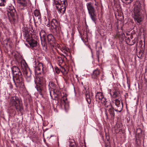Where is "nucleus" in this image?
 I'll return each mask as SVG.
<instances>
[{
  "label": "nucleus",
  "mask_w": 147,
  "mask_h": 147,
  "mask_svg": "<svg viewBox=\"0 0 147 147\" xmlns=\"http://www.w3.org/2000/svg\"><path fill=\"white\" fill-rule=\"evenodd\" d=\"M19 60L20 61L21 67L19 68V86L20 88H24V79L22 76V74L24 75L27 81L29 82L31 80V72L28 67L27 65L22 57L19 54Z\"/></svg>",
  "instance_id": "obj_1"
},
{
  "label": "nucleus",
  "mask_w": 147,
  "mask_h": 147,
  "mask_svg": "<svg viewBox=\"0 0 147 147\" xmlns=\"http://www.w3.org/2000/svg\"><path fill=\"white\" fill-rule=\"evenodd\" d=\"M141 4L139 1H136L134 5L132 15L135 20L140 24L143 19V15L141 12Z\"/></svg>",
  "instance_id": "obj_2"
},
{
  "label": "nucleus",
  "mask_w": 147,
  "mask_h": 147,
  "mask_svg": "<svg viewBox=\"0 0 147 147\" xmlns=\"http://www.w3.org/2000/svg\"><path fill=\"white\" fill-rule=\"evenodd\" d=\"M24 39L30 45V46L33 48L37 45V42L34 39V36L26 31L23 33Z\"/></svg>",
  "instance_id": "obj_3"
},
{
  "label": "nucleus",
  "mask_w": 147,
  "mask_h": 147,
  "mask_svg": "<svg viewBox=\"0 0 147 147\" xmlns=\"http://www.w3.org/2000/svg\"><path fill=\"white\" fill-rule=\"evenodd\" d=\"M6 13L7 14L9 19L10 21L13 20L15 22L18 16L16 10L13 6H9L8 7Z\"/></svg>",
  "instance_id": "obj_4"
},
{
  "label": "nucleus",
  "mask_w": 147,
  "mask_h": 147,
  "mask_svg": "<svg viewBox=\"0 0 147 147\" xmlns=\"http://www.w3.org/2000/svg\"><path fill=\"white\" fill-rule=\"evenodd\" d=\"M53 5L55 6L58 12L62 14L64 13L66 7L67 5V1L60 2L59 3L56 4L53 3Z\"/></svg>",
  "instance_id": "obj_5"
},
{
  "label": "nucleus",
  "mask_w": 147,
  "mask_h": 147,
  "mask_svg": "<svg viewBox=\"0 0 147 147\" xmlns=\"http://www.w3.org/2000/svg\"><path fill=\"white\" fill-rule=\"evenodd\" d=\"M59 23L55 19H53L52 20L51 22V25L52 28L55 29L57 34H58L60 32L59 30Z\"/></svg>",
  "instance_id": "obj_6"
},
{
  "label": "nucleus",
  "mask_w": 147,
  "mask_h": 147,
  "mask_svg": "<svg viewBox=\"0 0 147 147\" xmlns=\"http://www.w3.org/2000/svg\"><path fill=\"white\" fill-rule=\"evenodd\" d=\"M115 104L117 108L115 109L116 111L120 112L122 110L123 105L122 102L117 99L115 100Z\"/></svg>",
  "instance_id": "obj_7"
},
{
  "label": "nucleus",
  "mask_w": 147,
  "mask_h": 147,
  "mask_svg": "<svg viewBox=\"0 0 147 147\" xmlns=\"http://www.w3.org/2000/svg\"><path fill=\"white\" fill-rule=\"evenodd\" d=\"M11 103L13 106H14L17 111H18V98L17 96H14L11 101Z\"/></svg>",
  "instance_id": "obj_8"
},
{
  "label": "nucleus",
  "mask_w": 147,
  "mask_h": 147,
  "mask_svg": "<svg viewBox=\"0 0 147 147\" xmlns=\"http://www.w3.org/2000/svg\"><path fill=\"white\" fill-rule=\"evenodd\" d=\"M45 79L42 77L36 76L35 80V82L36 85H42L44 82Z\"/></svg>",
  "instance_id": "obj_9"
},
{
  "label": "nucleus",
  "mask_w": 147,
  "mask_h": 147,
  "mask_svg": "<svg viewBox=\"0 0 147 147\" xmlns=\"http://www.w3.org/2000/svg\"><path fill=\"white\" fill-rule=\"evenodd\" d=\"M27 5L26 0H19V6L21 9H23Z\"/></svg>",
  "instance_id": "obj_10"
},
{
  "label": "nucleus",
  "mask_w": 147,
  "mask_h": 147,
  "mask_svg": "<svg viewBox=\"0 0 147 147\" xmlns=\"http://www.w3.org/2000/svg\"><path fill=\"white\" fill-rule=\"evenodd\" d=\"M34 67L36 70L40 71L41 69H43V67L42 63L38 62L37 63H36Z\"/></svg>",
  "instance_id": "obj_11"
},
{
  "label": "nucleus",
  "mask_w": 147,
  "mask_h": 147,
  "mask_svg": "<svg viewBox=\"0 0 147 147\" xmlns=\"http://www.w3.org/2000/svg\"><path fill=\"white\" fill-rule=\"evenodd\" d=\"M86 5L89 13L94 12V8L91 3H87Z\"/></svg>",
  "instance_id": "obj_12"
},
{
  "label": "nucleus",
  "mask_w": 147,
  "mask_h": 147,
  "mask_svg": "<svg viewBox=\"0 0 147 147\" xmlns=\"http://www.w3.org/2000/svg\"><path fill=\"white\" fill-rule=\"evenodd\" d=\"M47 38L49 43L51 45L55 42L54 37L51 34H49L47 36Z\"/></svg>",
  "instance_id": "obj_13"
},
{
  "label": "nucleus",
  "mask_w": 147,
  "mask_h": 147,
  "mask_svg": "<svg viewBox=\"0 0 147 147\" xmlns=\"http://www.w3.org/2000/svg\"><path fill=\"white\" fill-rule=\"evenodd\" d=\"M38 87L37 88L38 91L40 93V94L42 95V93L45 92V87L42 86V85H37Z\"/></svg>",
  "instance_id": "obj_14"
},
{
  "label": "nucleus",
  "mask_w": 147,
  "mask_h": 147,
  "mask_svg": "<svg viewBox=\"0 0 147 147\" xmlns=\"http://www.w3.org/2000/svg\"><path fill=\"white\" fill-rule=\"evenodd\" d=\"M100 74V71L98 69L94 71L92 75V77L93 78L95 79L98 77Z\"/></svg>",
  "instance_id": "obj_15"
},
{
  "label": "nucleus",
  "mask_w": 147,
  "mask_h": 147,
  "mask_svg": "<svg viewBox=\"0 0 147 147\" xmlns=\"http://www.w3.org/2000/svg\"><path fill=\"white\" fill-rule=\"evenodd\" d=\"M34 14L35 16L36 19L40 21L41 19L40 14L38 10H35L34 12Z\"/></svg>",
  "instance_id": "obj_16"
},
{
  "label": "nucleus",
  "mask_w": 147,
  "mask_h": 147,
  "mask_svg": "<svg viewBox=\"0 0 147 147\" xmlns=\"http://www.w3.org/2000/svg\"><path fill=\"white\" fill-rule=\"evenodd\" d=\"M108 107H109V111L110 115L111 118H113L115 116V113L113 109L111 107V105H110V104H109Z\"/></svg>",
  "instance_id": "obj_17"
},
{
  "label": "nucleus",
  "mask_w": 147,
  "mask_h": 147,
  "mask_svg": "<svg viewBox=\"0 0 147 147\" xmlns=\"http://www.w3.org/2000/svg\"><path fill=\"white\" fill-rule=\"evenodd\" d=\"M104 96L102 93L101 92H98L96 96V98L97 100H98L99 101L103 98Z\"/></svg>",
  "instance_id": "obj_18"
},
{
  "label": "nucleus",
  "mask_w": 147,
  "mask_h": 147,
  "mask_svg": "<svg viewBox=\"0 0 147 147\" xmlns=\"http://www.w3.org/2000/svg\"><path fill=\"white\" fill-rule=\"evenodd\" d=\"M100 101H101V102L102 104H104L105 105L106 108L108 107L109 104H110V103H108L107 102L106 98L104 97L103 98L100 100Z\"/></svg>",
  "instance_id": "obj_19"
},
{
  "label": "nucleus",
  "mask_w": 147,
  "mask_h": 147,
  "mask_svg": "<svg viewBox=\"0 0 147 147\" xmlns=\"http://www.w3.org/2000/svg\"><path fill=\"white\" fill-rule=\"evenodd\" d=\"M16 74L15 76H13V81L15 83V84L16 86H17V84L18 83V74Z\"/></svg>",
  "instance_id": "obj_20"
},
{
  "label": "nucleus",
  "mask_w": 147,
  "mask_h": 147,
  "mask_svg": "<svg viewBox=\"0 0 147 147\" xmlns=\"http://www.w3.org/2000/svg\"><path fill=\"white\" fill-rule=\"evenodd\" d=\"M89 14L90 16V17L92 20L93 21L95 22V21L96 20V19L95 17L96 15L94 14V12L89 13Z\"/></svg>",
  "instance_id": "obj_21"
},
{
  "label": "nucleus",
  "mask_w": 147,
  "mask_h": 147,
  "mask_svg": "<svg viewBox=\"0 0 147 147\" xmlns=\"http://www.w3.org/2000/svg\"><path fill=\"white\" fill-rule=\"evenodd\" d=\"M89 14L90 16V17L92 20L93 21L95 22V21L96 20V19L95 17L96 15L94 14V12L89 13Z\"/></svg>",
  "instance_id": "obj_22"
},
{
  "label": "nucleus",
  "mask_w": 147,
  "mask_h": 147,
  "mask_svg": "<svg viewBox=\"0 0 147 147\" xmlns=\"http://www.w3.org/2000/svg\"><path fill=\"white\" fill-rule=\"evenodd\" d=\"M86 99L88 103L89 104H90L91 102V100L89 94L87 93L86 94Z\"/></svg>",
  "instance_id": "obj_23"
},
{
  "label": "nucleus",
  "mask_w": 147,
  "mask_h": 147,
  "mask_svg": "<svg viewBox=\"0 0 147 147\" xmlns=\"http://www.w3.org/2000/svg\"><path fill=\"white\" fill-rule=\"evenodd\" d=\"M68 71V70L66 69L63 67L62 69V71L64 76H65L67 74Z\"/></svg>",
  "instance_id": "obj_24"
},
{
  "label": "nucleus",
  "mask_w": 147,
  "mask_h": 147,
  "mask_svg": "<svg viewBox=\"0 0 147 147\" xmlns=\"http://www.w3.org/2000/svg\"><path fill=\"white\" fill-rule=\"evenodd\" d=\"M67 1V0H54V3L56 4L59 3L60 2Z\"/></svg>",
  "instance_id": "obj_25"
},
{
  "label": "nucleus",
  "mask_w": 147,
  "mask_h": 147,
  "mask_svg": "<svg viewBox=\"0 0 147 147\" xmlns=\"http://www.w3.org/2000/svg\"><path fill=\"white\" fill-rule=\"evenodd\" d=\"M45 24L48 27H49L51 25V24L49 22V20L48 18V20H47L45 21Z\"/></svg>",
  "instance_id": "obj_26"
},
{
  "label": "nucleus",
  "mask_w": 147,
  "mask_h": 147,
  "mask_svg": "<svg viewBox=\"0 0 147 147\" xmlns=\"http://www.w3.org/2000/svg\"><path fill=\"white\" fill-rule=\"evenodd\" d=\"M67 98L66 96H64L62 98V100L63 102L64 103H66V100H67Z\"/></svg>",
  "instance_id": "obj_27"
},
{
  "label": "nucleus",
  "mask_w": 147,
  "mask_h": 147,
  "mask_svg": "<svg viewBox=\"0 0 147 147\" xmlns=\"http://www.w3.org/2000/svg\"><path fill=\"white\" fill-rule=\"evenodd\" d=\"M49 86L50 87H54L55 86V84L52 82H50L49 83Z\"/></svg>",
  "instance_id": "obj_28"
},
{
  "label": "nucleus",
  "mask_w": 147,
  "mask_h": 147,
  "mask_svg": "<svg viewBox=\"0 0 147 147\" xmlns=\"http://www.w3.org/2000/svg\"><path fill=\"white\" fill-rule=\"evenodd\" d=\"M55 70L57 74H59L60 72V71L59 68L57 67L55 68Z\"/></svg>",
  "instance_id": "obj_29"
},
{
  "label": "nucleus",
  "mask_w": 147,
  "mask_h": 147,
  "mask_svg": "<svg viewBox=\"0 0 147 147\" xmlns=\"http://www.w3.org/2000/svg\"><path fill=\"white\" fill-rule=\"evenodd\" d=\"M65 53H66V52H68L69 51V49L67 48H64Z\"/></svg>",
  "instance_id": "obj_30"
},
{
  "label": "nucleus",
  "mask_w": 147,
  "mask_h": 147,
  "mask_svg": "<svg viewBox=\"0 0 147 147\" xmlns=\"http://www.w3.org/2000/svg\"><path fill=\"white\" fill-rule=\"evenodd\" d=\"M113 96L114 97H116L117 96V93L115 92H113Z\"/></svg>",
  "instance_id": "obj_31"
},
{
  "label": "nucleus",
  "mask_w": 147,
  "mask_h": 147,
  "mask_svg": "<svg viewBox=\"0 0 147 147\" xmlns=\"http://www.w3.org/2000/svg\"><path fill=\"white\" fill-rule=\"evenodd\" d=\"M20 19H21V21H22L24 20L23 15L22 14H20Z\"/></svg>",
  "instance_id": "obj_32"
},
{
  "label": "nucleus",
  "mask_w": 147,
  "mask_h": 147,
  "mask_svg": "<svg viewBox=\"0 0 147 147\" xmlns=\"http://www.w3.org/2000/svg\"><path fill=\"white\" fill-rule=\"evenodd\" d=\"M138 131L140 132V133H141L142 132V130L140 128H138L137 129V132H138Z\"/></svg>",
  "instance_id": "obj_33"
},
{
  "label": "nucleus",
  "mask_w": 147,
  "mask_h": 147,
  "mask_svg": "<svg viewBox=\"0 0 147 147\" xmlns=\"http://www.w3.org/2000/svg\"><path fill=\"white\" fill-rule=\"evenodd\" d=\"M20 106L19 105V107H20ZM23 110V108L22 107H19V111H22Z\"/></svg>",
  "instance_id": "obj_34"
},
{
  "label": "nucleus",
  "mask_w": 147,
  "mask_h": 147,
  "mask_svg": "<svg viewBox=\"0 0 147 147\" xmlns=\"http://www.w3.org/2000/svg\"><path fill=\"white\" fill-rule=\"evenodd\" d=\"M0 6H2L3 5H4L3 3L0 0Z\"/></svg>",
  "instance_id": "obj_35"
},
{
  "label": "nucleus",
  "mask_w": 147,
  "mask_h": 147,
  "mask_svg": "<svg viewBox=\"0 0 147 147\" xmlns=\"http://www.w3.org/2000/svg\"><path fill=\"white\" fill-rule=\"evenodd\" d=\"M0 6H2L3 5H4L3 3L0 0Z\"/></svg>",
  "instance_id": "obj_36"
},
{
  "label": "nucleus",
  "mask_w": 147,
  "mask_h": 147,
  "mask_svg": "<svg viewBox=\"0 0 147 147\" xmlns=\"http://www.w3.org/2000/svg\"><path fill=\"white\" fill-rule=\"evenodd\" d=\"M94 1L95 2V5L97 6L98 5V2H96V0H94Z\"/></svg>",
  "instance_id": "obj_37"
},
{
  "label": "nucleus",
  "mask_w": 147,
  "mask_h": 147,
  "mask_svg": "<svg viewBox=\"0 0 147 147\" xmlns=\"http://www.w3.org/2000/svg\"><path fill=\"white\" fill-rule=\"evenodd\" d=\"M127 0L129 1V3H130L131 2H132L133 0Z\"/></svg>",
  "instance_id": "obj_38"
},
{
  "label": "nucleus",
  "mask_w": 147,
  "mask_h": 147,
  "mask_svg": "<svg viewBox=\"0 0 147 147\" xmlns=\"http://www.w3.org/2000/svg\"><path fill=\"white\" fill-rule=\"evenodd\" d=\"M49 92H50V96H51V97H52V96L51 95V91H50Z\"/></svg>",
  "instance_id": "obj_39"
},
{
  "label": "nucleus",
  "mask_w": 147,
  "mask_h": 147,
  "mask_svg": "<svg viewBox=\"0 0 147 147\" xmlns=\"http://www.w3.org/2000/svg\"><path fill=\"white\" fill-rule=\"evenodd\" d=\"M97 58H98V61H99V59L98 56Z\"/></svg>",
  "instance_id": "obj_40"
},
{
  "label": "nucleus",
  "mask_w": 147,
  "mask_h": 147,
  "mask_svg": "<svg viewBox=\"0 0 147 147\" xmlns=\"http://www.w3.org/2000/svg\"><path fill=\"white\" fill-rule=\"evenodd\" d=\"M102 49V47H101L100 46V47L99 48V50H100V49Z\"/></svg>",
  "instance_id": "obj_41"
},
{
  "label": "nucleus",
  "mask_w": 147,
  "mask_h": 147,
  "mask_svg": "<svg viewBox=\"0 0 147 147\" xmlns=\"http://www.w3.org/2000/svg\"><path fill=\"white\" fill-rule=\"evenodd\" d=\"M127 40H129V41H130V40H129V38H128L127 39Z\"/></svg>",
  "instance_id": "obj_42"
},
{
  "label": "nucleus",
  "mask_w": 147,
  "mask_h": 147,
  "mask_svg": "<svg viewBox=\"0 0 147 147\" xmlns=\"http://www.w3.org/2000/svg\"><path fill=\"white\" fill-rule=\"evenodd\" d=\"M6 40H7V41H9V39H7Z\"/></svg>",
  "instance_id": "obj_43"
},
{
  "label": "nucleus",
  "mask_w": 147,
  "mask_h": 147,
  "mask_svg": "<svg viewBox=\"0 0 147 147\" xmlns=\"http://www.w3.org/2000/svg\"><path fill=\"white\" fill-rule=\"evenodd\" d=\"M106 116H107V117H108V115H107V114L106 113Z\"/></svg>",
  "instance_id": "obj_44"
},
{
  "label": "nucleus",
  "mask_w": 147,
  "mask_h": 147,
  "mask_svg": "<svg viewBox=\"0 0 147 147\" xmlns=\"http://www.w3.org/2000/svg\"><path fill=\"white\" fill-rule=\"evenodd\" d=\"M17 2H18V0H17Z\"/></svg>",
  "instance_id": "obj_45"
},
{
  "label": "nucleus",
  "mask_w": 147,
  "mask_h": 147,
  "mask_svg": "<svg viewBox=\"0 0 147 147\" xmlns=\"http://www.w3.org/2000/svg\"><path fill=\"white\" fill-rule=\"evenodd\" d=\"M134 43H135V42H133V44H132V45H133V44H134Z\"/></svg>",
  "instance_id": "obj_46"
},
{
  "label": "nucleus",
  "mask_w": 147,
  "mask_h": 147,
  "mask_svg": "<svg viewBox=\"0 0 147 147\" xmlns=\"http://www.w3.org/2000/svg\"><path fill=\"white\" fill-rule=\"evenodd\" d=\"M17 67L18 69V67Z\"/></svg>",
  "instance_id": "obj_47"
},
{
  "label": "nucleus",
  "mask_w": 147,
  "mask_h": 147,
  "mask_svg": "<svg viewBox=\"0 0 147 147\" xmlns=\"http://www.w3.org/2000/svg\"><path fill=\"white\" fill-rule=\"evenodd\" d=\"M19 102H20V100H19Z\"/></svg>",
  "instance_id": "obj_48"
},
{
  "label": "nucleus",
  "mask_w": 147,
  "mask_h": 147,
  "mask_svg": "<svg viewBox=\"0 0 147 147\" xmlns=\"http://www.w3.org/2000/svg\"><path fill=\"white\" fill-rule=\"evenodd\" d=\"M96 48H97L96 46Z\"/></svg>",
  "instance_id": "obj_49"
}]
</instances>
